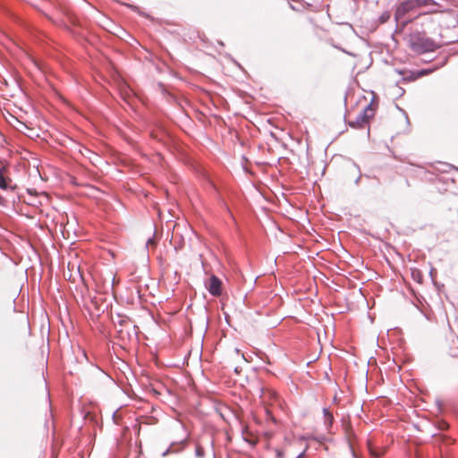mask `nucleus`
Returning <instances> with one entry per match:
<instances>
[{
  "label": "nucleus",
  "mask_w": 458,
  "mask_h": 458,
  "mask_svg": "<svg viewBox=\"0 0 458 458\" xmlns=\"http://www.w3.org/2000/svg\"><path fill=\"white\" fill-rule=\"evenodd\" d=\"M4 204V199L0 195V205Z\"/></svg>",
  "instance_id": "nucleus-17"
},
{
  "label": "nucleus",
  "mask_w": 458,
  "mask_h": 458,
  "mask_svg": "<svg viewBox=\"0 0 458 458\" xmlns=\"http://www.w3.org/2000/svg\"><path fill=\"white\" fill-rule=\"evenodd\" d=\"M170 452V449L168 448L167 450H165L163 454H162V456H165L167 455V454Z\"/></svg>",
  "instance_id": "nucleus-19"
},
{
  "label": "nucleus",
  "mask_w": 458,
  "mask_h": 458,
  "mask_svg": "<svg viewBox=\"0 0 458 458\" xmlns=\"http://www.w3.org/2000/svg\"><path fill=\"white\" fill-rule=\"evenodd\" d=\"M40 384L42 386V397H43L44 408L47 411H50V408H51L50 394L47 387V381L44 377H42Z\"/></svg>",
  "instance_id": "nucleus-7"
},
{
  "label": "nucleus",
  "mask_w": 458,
  "mask_h": 458,
  "mask_svg": "<svg viewBox=\"0 0 458 458\" xmlns=\"http://www.w3.org/2000/svg\"><path fill=\"white\" fill-rule=\"evenodd\" d=\"M4 167L0 169V189L2 190L12 188L11 180L4 175Z\"/></svg>",
  "instance_id": "nucleus-10"
},
{
  "label": "nucleus",
  "mask_w": 458,
  "mask_h": 458,
  "mask_svg": "<svg viewBox=\"0 0 458 458\" xmlns=\"http://www.w3.org/2000/svg\"><path fill=\"white\" fill-rule=\"evenodd\" d=\"M409 47L418 55L433 52L440 46L432 38H428L424 32L413 31L409 35Z\"/></svg>",
  "instance_id": "nucleus-1"
},
{
  "label": "nucleus",
  "mask_w": 458,
  "mask_h": 458,
  "mask_svg": "<svg viewBox=\"0 0 458 458\" xmlns=\"http://www.w3.org/2000/svg\"><path fill=\"white\" fill-rule=\"evenodd\" d=\"M43 201H47V196L44 192L38 193L30 190V206L38 207L42 205Z\"/></svg>",
  "instance_id": "nucleus-9"
},
{
  "label": "nucleus",
  "mask_w": 458,
  "mask_h": 458,
  "mask_svg": "<svg viewBox=\"0 0 458 458\" xmlns=\"http://www.w3.org/2000/svg\"><path fill=\"white\" fill-rule=\"evenodd\" d=\"M374 116V109L372 105H368L354 120H348V124L354 129L364 128L369 119Z\"/></svg>",
  "instance_id": "nucleus-3"
},
{
  "label": "nucleus",
  "mask_w": 458,
  "mask_h": 458,
  "mask_svg": "<svg viewBox=\"0 0 458 458\" xmlns=\"http://www.w3.org/2000/svg\"><path fill=\"white\" fill-rule=\"evenodd\" d=\"M419 8L423 6L429 7V10L426 13H437L441 8V5L435 0H418Z\"/></svg>",
  "instance_id": "nucleus-8"
},
{
  "label": "nucleus",
  "mask_w": 458,
  "mask_h": 458,
  "mask_svg": "<svg viewBox=\"0 0 458 458\" xmlns=\"http://www.w3.org/2000/svg\"><path fill=\"white\" fill-rule=\"evenodd\" d=\"M30 250H33V252L35 253L36 258H38V253L36 252V250H34V248L32 247L31 244H30Z\"/></svg>",
  "instance_id": "nucleus-18"
},
{
  "label": "nucleus",
  "mask_w": 458,
  "mask_h": 458,
  "mask_svg": "<svg viewBox=\"0 0 458 458\" xmlns=\"http://www.w3.org/2000/svg\"><path fill=\"white\" fill-rule=\"evenodd\" d=\"M276 455L277 458H282L284 456V452L283 450L281 449H276Z\"/></svg>",
  "instance_id": "nucleus-14"
},
{
  "label": "nucleus",
  "mask_w": 458,
  "mask_h": 458,
  "mask_svg": "<svg viewBox=\"0 0 458 458\" xmlns=\"http://www.w3.org/2000/svg\"><path fill=\"white\" fill-rule=\"evenodd\" d=\"M412 276H413V278H416V272L415 271L412 272Z\"/></svg>",
  "instance_id": "nucleus-21"
},
{
  "label": "nucleus",
  "mask_w": 458,
  "mask_h": 458,
  "mask_svg": "<svg viewBox=\"0 0 458 458\" xmlns=\"http://www.w3.org/2000/svg\"><path fill=\"white\" fill-rule=\"evenodd\" d=\"M204 455H205L204 448L200 445L197 444L196 448H195V456L197 458H203Z\"/></svg>",
  "instance_id": "nucleus-13"
},
{
  "label": "nucleus",
  "mask_w": 458,
  "mask_h": 458,
  "mask_svg": "<svg viewBox=\"0 0 458 458\" xmlns=\"http://www.w3.org/2000/svg\"><path fill=\"white\" fill-rule=\"evenodd\" d=\"M30 131H32V128H30ZM32 138V134L30 133V139Z\"/></svg>",
  "instance_id": "nucleus-22"
},
{
  "label": "nucleus",
  "mask_w": 458,
  "mask_h": 458,
  "mask_svg": "<svg viewBox=\"0 0 458 458\" xmlns=\"http://www.w3.org/2000/svg\"><path fill=\"white\" fill-rule=\"evenodd\" d=\"M324 421L327 428L331 427L334 422V416L327 408L323 409Z\"/></svg>",
  "instance_id": "nucleus-11"
},
{
  "label": "nucleus",
  "mask_w": 458,
  "mask_h": 458,
  "mask_svg": "<svg viewBox=\"0 0 458 458\" xmlns=\"http://www.w3.org/2000/svg\"><path fill=\"white\" fill-rule=\"evenodd\" d=\"M205 286L208 293L213 296H220L222 293V282L215 275H212L205 283Z\"/></svg>",
  "instance_id": "nucleus-5"
},
{
  "label": "nucleus",
  "mask_w": 458,
  "mask_h": 458,
  "mask_svg": "<svg viewBox=\"0 0 458 458\" xmlns=\"http://www.w3.org/2000/svg\"><path fill=\"white\" fill-rule=\"evenodd\" d=\"M30 178L33 179L34 182L47 180L46 174L39 168V161L37 157H30Z\"/></svg>",
  "instance_id": "nucleus-6"
},
{
  "label": "nucleus",
  "mask_w": 458,
  "mask_h": 458,
  "mask_svg": "<svg viewBox=\"0 0 458 458\" xmlns=\"http://www.w3.org/2000/svg\"><path fill=\"white\" fill-rule=\"evenodd\" d=\"M13 122H14V123H13V126L17 131H21V132H23V133H24V130H28V129H29V126H28L25 123H23V122H21V121L18 120V119H17V118H15V117H13Z\"/></svg>",
  "instance_id": "nucleus-12"
},
{
  "label": "nucleus",
  "mask_w": 458,
  "mask_h": 458,
  "mask_svg": "<svg viewBox=\"0 0 458 458\" xmlns=\"http://www.w3.org/2000/svg\"><path fill=\"white\" fill-rule=\"evenodd\" d=\"M296 458H304V453L300 454Z\"/></svg>",
  "instance_id": "nucleus-20"
},
{
  "label": "nucleus",
  "mask_w": 458,
  "mask_h": 458,
  "mask_svg": "<svg viewBox=\"0 0 458 458\" xmlns=\"http://www.w3.org/2000/svg\"><path fill=\"white\" fill-rule=\"evenodd\" d=\"M33 64L37 69L41 70V68L39 67L38 64L36 61H33Z\"/></svg>",
  "instance_id": "nucleus-16"
},
{
  "label": "nucleus",
  "mask_w": 458,
  "mask_h": 458,
  "mask_svg": "<svg viewBox=\"0 0 458 458\" xmlns=\"http://www.w3.org/2000/svg\"><path fill=\"white\" fill-rule=\"evenodd\" d=\"M115 327H117L116 323L114 322ZM119 328H116V333L118 337L123 341H129L131 336V330L134 331L135 326L132 325V322L127 318H120L118 320Z\"/></svg>",
  "instance_id": "nucleus-4"
},
{
  "label": "nucleus",
  "mask_w": 458,
  "mask_h": 458,
  "mask_svg": "<svg viewBox=\"0 0 458 458\" xmlns=\"http://www.w3.org/2000/svg\"><path fill=\"white\" fill-rule=\"evenodd\" d=\"M389 18V13H386L381 16V21L384 22Z\"/></svg>",
  "instance_id": "nucleus-15"
},
{
  "label": "nucleus",
  "mask_w": 458,
  "mask_h": 458,
  "mask_svg": "<svg viewBox=\"0 0 458 458\" xmlns=\"http://www.w3.org/2000/svg\"><path fill=\"white\" fill-rule=\"evenodd\" d=\"M417 9H419L418 0L403 1L396 7V10L394 13V19L397 21H400L402 23L403 27H405L412 20L411 19L404 20V17L408 13H410Z\"/></svg>",
  "instance_id": "nucleus-2"
}]
</instances>
